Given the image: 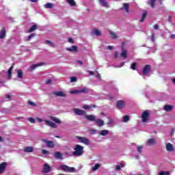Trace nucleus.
Here are the masks:
<instances>
[{
    "instance_id": "45",
    "label": "nucleus",
    "mask_w": 175,
    "mask_h": 175,
    "mask_svg": "<svg viewBox=\"0 0 175 175\" xmlns=\"http://www.w3.org/2000/svg\"><path fill=\"white\" fill-rule=\"evenodd\" d=\"M131 69L133 70H136V63H133L131 66Z\"/></svg>"
},
{
    "instance_id": "44",
    "label": "nucleus",
    "mask_w": 175,
    "mask_h": 175,
    "mask_svg": "<svg viewBox=\"0 0 175 175\" xmlns=\"http://www.w3.org/2000/svg\"><path fill=\"white\" fill-rule=\"evenodd\" d=\"M159 175H170V172H161Z\"/></svg>"
},
{
    "instance_id": "58",
    "label": "nucleus",
    "mask_w": 175,
    "mask_h": 175,
    "mask_svg": "<svg viewBox=\"0 0 175 175\" xmlns=\"http://www.w3.org/2000/svg\"><path fill=\"white\" fill-rule=\"evenodd\" d=\"M151 39H152V42H154V40H155V37H154V34H152V35L151 36Z\"/></svg>"
},
{
    "instance_id": "11",
    "label": "nucleus",
    "mask_w": 175,
    "mask_h": 175,
    "mask_svg": "<svg viewBox=\"0 0 175 175\" xmlns=\"http://www.w3.org/2000/svg\"><path fill=\"white\" fill-rule=\"evenodd\" d=\"M44 122H45V124H46V125H48V126H51V128H57V124L53 122L47 120H44Z\"/></svg>"
},
{
    "instance_id": "15",
    "label": "nucleus",
    "mask_w": 175,
    "mask_h": 175,
    "mask_svg": "<svg viewBox=\"0 0 175 175\" xmlns=\"http://www.w3.org/2000/svg\"><path fill=\"white\" fill-rule=\"evenodd\" d=\"M85 118L89 121H96V117L94 115H86L85 116Z\"/></svg>"
},
{
    "instance_id": "38",
    "label": "nucleus",
    "mask_w": 175,
    "mask_h": 175,
    "mask_svg": "<svg viewBox=\"0 0 175 175\" xmlns=\"http://www.w3.org/2000/svg\"><path fill=\"white\" fill-rule=\"evenodd\" d=\"M67 2L70 5V6H76V2L75 0H68Z\"/></svg>"
},
{
    "instance_id": "21",
    "label": "nucleus",
    "mask_w": 175,
    "mask_h": 175,
    "mask_svg": "<svg viewBox=\"0 0 175 175\" xmlns=\"http://www.w3.org/2000/svg\"><path fill=\"white\" fill-rule=\"evenodd\" d=\"M8 164L5 162L1 163L0 164V173H3L5 172V169L6 168V165Z\"/></svg>"
},
{
    "instance_id": "63",
    "label": "nucleus",
    "mask_w": 175,
    "mask_h": 175,
    "mask_svg": "<svg viewBox=\"0 0 175 175\" xmlns=\"http://www.w3.org/2000/svg\"><path fill=\"white\" fill-rule=\"evenodd\" d=\"M171 39H174L175 38V35L172 34L170 36Z\"/></svg>"
},
{
    "instance_id": "42",
    "label": "nucleus",
    "mask_w": 175,
    "mask_h": 175,
    "mask_svg": "<svg viewBox=\"0 0 175 175\" xmlns=\"http://www.w3.org/2000/svg\"><path fill=\"white\" fill-rule=\"evenodd\" d=\"M42 152L44 154V155H49V154H50V152L45 149H42Z\"/></svg>"
},
{
    "instance_id": "46",
    "label": "nucleus",
    "mask_w": 175,
    "mask_h": 175,
    "mask_svg": "<svg viewBox=\"0 0 175 175\" xmlns=\"http://www.w3.org/2000/svg\"><path fill=\"white\" fill-rule=\"evenodd\" d=\"M10 98H11V96H10V95H6L5 96V102H9V100H10Z\"/></svg>"
},
{
    "instance_id": "5",
    "label": "nucleus",
    "mask_w": 175,
    "mask_h": 175,
    "mask_svg": "<svg viewBox=\"0 0 175 175\" xmlns=\"http://www.w3.org/2000/svg\"><path fill=\"white\" fill-rule=\"evenodd\" d=\"M151 71V66L150 65H146L142 70L144 76H150V72Z\"/></svg>"
},
{
    "instance_id": "10",
    "label": "nucleus",
    "mask_w": 175,
    "mask_h": 175,
    "mask_svg": "<svg viewBox=\"0 0 175 175\" xmlns=\"http://www.w3.org/2000/svg\"><path fill=\"white\" fill-rule=\"evenodd\" d=\"M98 3L99 5H100V6L106 8L107 9L110 8V5H109V3H107L106 0H98Z\"/></svg>"
},
{
    "instance_id": "28",
    "label": "nucleus",
    "mask_w": 175,
    "mask_h": 175,
    "mask_svg": "<svg viewBox=\"0 0 175 175\" xmlns=\"http://www.w3.org/2000/svg\"><path fill=\"white\" fill-rule=\"evenodd\" d=\"M54 157L56 158V159H62V154L59 152H55Z\"/></svg>"
},
{
    "instance_id": "6",
    "label": "nucleus",
    "mask_w": 175,
    "mask_h": 175,
    "mask_svg": "<svg viewBox=\"0 0 175 175\" xmlns=\"http://www.w3.org/2000/svg\"><path fill=\"white\" fill-rule=\"evenodd\" d=\"M148 116H150V113L148 112V111H145L143 112L142 116V122L146 124V122L148 121Z\"/></svg>"
},
{
    "instance_id": "59",
    "label": "nucleus",
    "mask_w": 175,
    "mask_h": 175,
    "mask_svg": "<svg viewBox=\"0 0 175 175\" xmlns=\"http://www.w3.org/2000/svg\"><path fill=\"white\" fill-rule=\"evenodd\" d=\"M107 49H108V50H113V49H114V47L113 46H108Z\"/></svg>"
},
{
    "instance_id": "41",
    "label": "nucleus",
    "mask_w": 175,
    "mask_h": 175,
    "mask_svg": "<svg viewBox=\"0 0 175 175\" xmlns=\"http://www.w3.org/2000/svg\"><path fill=\"white\" fill-rule=\"evenodd\" d=\"M36 25H33L31 26V27L29 29V32H33V31H36Z\"/></svg>"
},
{
    "instance_id": "20",
    "label": "nucleus",
    "mask_w": 175,
    "mask_h": 175,
    "mask_svg": "<svg viewBox=\"0 0 175 175\" xmlns=\"http://www.w3.org/2000/svg\"><path fill=\"white\" fill-rule=\"evenodd\" d=\"M6 37V31L5 30V27H3L1 31H0V39H5Z\"/></svg>"
},
{
    "instance_id": "30",
    "label": "nucleus",
    "mask_w": 175,
    "mask_h": 175,
    "mask_svg": "<svg viewBox=\"0 0 175 175\" xmlns=\"http://www.w3.org/2000/svg\"><path fill=\"white\" fill-rule=\"evenodd\" d=\"M92 35H96V36H100L102 33H100V31L98 29H94L93 31H92Z\"/></svg>"
},
{
    "instance_id": "64",
    "label": "nucleus",
    "mask_w": 175,
    "mask_h": 175,
    "mask_svg": "<svg viewBox=\"0 0 175 175\" xmlns=\"http://www.w3.org/2000/svg\"><path fill=\"white\" fill-rule=\"evenodd\" d=\"M77 62L80 64V65H83V62L78 60Z\"/></svg>"
},
{
    "instance_id": "23",
    "label": "nucleus",
    "mask_w": 175,
    "mask_h": 175,
    "mask_svg": "<svg viewBox=\"0 0 175 175\" xmlns=\"http://www.w3.org/2000/svg\"><path fill=\"white\" fill-rule=\"evenodd\" d=\"M50 118L52 121H53L56 124H58L59 125L62 124V122L61 121V120L58 119L57 118H55L54 116H51Z\"/></svg>"
},
{
    "instance_id": "55",
    "label": "nucleus",
    "mask_w": 175,
    "mask_h": 175,
    "mask_svg": "<svg viewBox=\"0 0 175 175\" xmlns=\"http://www.w3.org/2000/svg\"><path fill=\"white\" fill-rule=\"evenodd\" d=\"M51 81H53L51 79H48L46 81V84H51Z\"/></svg>"
},
{
    "instance_id": "35",
    "label": "nucleus",
    "mask_w": 175,
    "mask_h": 175,
    "mask_svg": "<svg viewBox=\"0 0 175 175\" xmlns=\"http://www.w3.org/2000/svg\"><path fill=\"white\" fill-rule=\"evenodd\" d=\"M44 7L45 8V9H51L53 8V3H47L44 5Z\"/></svg>"
},
{
    "instance_id": "14",
    "label": "nucleus",
    "mask_w": 175,
    "mask_h": 175,
    "mask_svg": "<svg viewBox=\"0 0 175 175\" xmlns=\"http://www.w3.org/2000/svg\"><path fill=\"white\" fill-rule=\"evenodd\" d=\"M173 109H174V106L173 105H166L163 107V110H165V111H172V110H173Z\"/></svg>"
},
{
    "instance_id": "18",
    "label": "nucleus",
    "mask_w": 175,
    "mask_h": 175,
    "mask_svg": "<svg viewBox=\"0 0 175 175\" xmlns=\"http://www.w3.org/2000/svg\"><path fill=\"white\" fill-rule=\"evenodd\" d=\"M44 64L43 63H38L37 64H33L32 66H30V70H35L36 68H39V66H43Z\"/></svg>"
},
{
    "instance_id": "61",
    "label": "nucleus",
    "mask_w": 175,
    "mask_h": 175,
    "mask_svg": "<svg viewBox=\"0 0 175 175\" xmlns=\"http://www.w3.org/2000/svg\"><path fill=\"white\" fill-rule=\"evenodd\" d=\"M120 167H125V164L124 163H120Z\"/></svg>"
},
{
    "instance_id": "24",
    "label": "nucleus",
    "mask_w": 175,
    "mask_h": 175,
    "mask_svg": "<svg viewBox=\"0 0 175 175\" xmlns=\"http://www.w3.org/2000/svg\"><path fill=\"white\" fill-rule=\"evenodd\" d=\"M95 122L98 126H103L105 125V121L102 119H97L95 120Z\"/></svg>"
},
{
    "instance_id": "53",
    "label": "nucleus",
    "mask_w": 175,
    "mask_h": 175,
    "mask_svg": "<svg viewBox=\"0 0 175 175\" xmlns=\"http://www.w3.org/2000/svg\"><path fill=\"white\" fill-rule=\"evenodd\" d=\"M124 65H125V62L122 63L119 66H116V68H122V66H124Z\"/></svg>"
},
{
    "instance_id": "50",
    "label": "nucleus",
    "mask_w": 175,
    "mask_h": 175,
    "mask_svg": "<svg viewBox=\"0 0 175 175\" xmlns=\"http://www.w3.org/2000/svg\"><path fill=\"white\" fill-rule=\"evenodd\" d=\"M28 104L30 105V106H33V107L36 106V104L35 103L32 102L31 100H29L28 102Z\"/></svg>"
},
{
    "instance_id": "7",
    "label": "nucleus",
    "mask_w": 175,
    "mask_h": 175,
    "mask_svg": "<svg viewBox=\"0 0 175 175\" xmlns=\"http://www.w3.org/2000/svg\"><path fill=\"white\" fill-rule=\"evenodd\" d=\"M43 143H45L46 144V146L49 147V148H53L54 147V142L52 141H49L47 139H41Z\"/></svg>"
},
{
    "instance_id": "49",
    "label": "nucleus",
    "mask_w": 175,
    "mask_h": 175,
    "mask_svg": "<svg viewBox=\"0 0 175 175\" xmlns=\"http://www.w3.org/2000/svg\"><path fill=\"white\" fill-rule=\"evenodd\" d=\"M137 150L138 152H139V154H142V150H143V146H138L137 148Z\"/></svg>"
},
{
    "instance_id": "13",
    "label": "nucleus",
    "mask_w": 175,
    "mask_h": 175,
    "mask_svg": "<svg viewBox=\"0 0 175 175\" xmlns=\"http://www.w3.org/2000/svg\"><path fill=\"white\" fill-rule=\"evenodd\" d=\"M50 172H51V167H50L47 164H44L42 172L43 173H50Z\"/></svg>"
},
{
    "instance_id": "47",
    "label": "nucleus",
    "mask_w": 175,
    "mask_h": 175,
    "mask_svg": "<svg viewBox=\"0 0 175 175\" xmlns=\"http://www.w3.org/2000/svg\"><path fill=\"white\" fill-rule=\"evenodd\" d=\"M70 81H71V83H75V82L77 81V78L76 77H72L70 78Z\"/></svg>"
},
{
    "instance_id": "56",
    "label": "nucleus",
    "mask_w": 175,
    "mask_h": 175,
    "mask_svg": "<svg viewBox=\"0 0 175 175\" xmlns=\"http://www.w3.org/2000/svg\"><path fill=\"white\" fill-rule=\"evenodd\" d=\"M116 170H118V171H120V170H121V167L120 165H116Z\"/></svg>"
},
{
    "instance_id": "25",
    "label": "nucleus",
    "mask_w": 175,
    "mask_h": 175,
    "mask_svg": "<svg viewBox=\"0 0 175 175\" xmlns=\"http://www.w3.org/2000/svg\"><path fill=\"white\" fill-rule=\"evenodd\" d=\"M109 33L111 39H118V36L114 31L109 30Z\"/></svg>"
},
{
    "instance_id": "8",
    "label": "nucleus",
    "mask_w": 175,
    "mask_h": 175,
    "mask_svg": "<svg viewBox=\"0 0 175 175\" xmlns=\"http://www.w3.org/2000/svg\"><path fill=\"white\" fill-rule=\"evenodd\" d=\"M73 111L77 116H85V111L80 109L75 108L73 109Z\"/></svg>"
},
{
    "instance_id": "17",
    "label": "nucleus",
    "mask_w": 175,
    "mask_h": 175,
    "mask_svg": "<svg viewBox=\"0 0 175 175\" xmlns=\"http://www.w3.org/2000/svg\"><path fill=\"white\" fill-rule=\"evenodd\" d=\"M166 150L167 151L172 152V151H174V147H173V145L172 144L167 143L166 145Z\"/></svg>"
},
{
    "instance_id": "33",
    "label": "nucleus",
    "mask_w": 175,
    "mask_h": 175,
    "mask_svg": "<svg viewBox=\"0 0 175 175\" xmlns=\"http://www.w3.org/2000/svg\"><path fill=\"white\" fill-rule=\"evenodd\" d=\"M17 75H18V79H23V76L24 75V74L23 73V71L21 70H17Z\"/></svg>"
},
{
    "instance_id": "19",
    "label": "nucleus",
    "mask_w": 175,
    "mask_h": 175,
    "mask_svg": "<svg viewBox=\"0 0 175 175\" xmlns=\"http://www.w3.org/2000/svg\"><path fill=\"white\" fill-rule=\"evenodd\" d=\"M54 95H55L56 96H60L62 98H65V96H66V93L59 91V92H55Z\"/></svg>"
},
{
    "instance_id": "36",
    "label": "nucleus",
    "mask_w": 175,
    "mask_h": 175,
    "mask_svg": "<svg viewBox=\"0 0 175 175\" xmlns=\"http://www.w3.org/2000/svg\"><path fill=\"white\" fill-rule=\"evenodd\" d=\"M12 70H13V66H12L9 68V70H8V75L9 79H10V77H12Z\"/></svg>"
},
{
    "instance_id": "32",
    "label": "nucleus",
    "mask_w": 175,
    "mask_h": 175,
    "mask_svg": "<svg viewBox=\"0 0 175 175\" xmlns=\"http://www.w3.org/2000/svg\"><path fill=\"white\" fill-rule=\"evenodd\" d=\"M146 17H147V12L144 11V13L142 14V18L139 20L140 23H143V21H144Z\"/></svg>"
},
{
    "instance_id": "31",
    "label": "nucleus",
    "mask_w": 175,
    "mask_h": 175,
    "mask_svg": "<svg viewBox=\"0 0 175 175\" xmlns=\"http://www.w3.org/2000/svg\"><path fill=\"white\" fill-rule=\"evenodd\" d=\"M121 57H122L124 59L126 58V57H128V52H126V50L122 49Z\"/></svg>"
},
{
    "instance_id": "37",
    "label": "nucleus",
    "mask_w": 175,
    "mask_h": 175,
    "mask_svg": "<svg viewBox=\"0 0 175 175\" xmlns=\"http://www.w3.org/2000/svg\"><path fill=\"white\" fill-rule=\"evenodd\" d=\"M45 44H47L48 46H50L51 47H54V43L50 40H46Z\"/></svg>"
},
{
    "instance_id": "40",
    "label": "nucleus",
    "mask_w": 175,
    "mask_h": 175,
    "mask_svg": "<svg viewBox=\"0 0 175 175\" xmlns=\"http://www.w3.org/2000/svg\"><path fill=\"white\" fill-rule=\"evenodd\" d=\"M155 1L156 0H150L149 3L151 8H155Z\"/></svg>"
},
{
    "instance_id": "22",
    "label": "nucleus",
    "mask_w": 175,
    "mask_h": 175,
    "mask_svg": "<svg viewBox=\"0 0 175 175\" xmlns=\"http://www.w3.org/2000/svg\"><path fill=\"white\" fill-rule=\"evenodd\" d=\"M50 118L52 121H53L56 124H58L59 125L62 124V122L61 121V120L58 119L57 118H55L54 116H51Z\"/></svg>"
},
{
    "instance_id": "48",
    "label": "nucleus",
    "mask_w": 175,
    "mask_h": 175,
    "mask_svg": "<svg viewBox=\"0 0 175 175\" xmlns=\"http://www.w3.org/2000/svg\"><path fill=\"white\" fill-rule=\"evenodd\" d=\"M33 36H35V33H31V35H29V36L27 37V40L28 42H29V40H31V38H33Z\"/></svg>"
},
{
    "instance_id": "1",
    "label": "nucleus",
    "mask_w": 175,
    "mask_h": 175,
    "mask_svg": "<svg viewBox=\"0 0 175 175\" xmlns=\"http://www.w3.org/2000/svg\"><path fill=\"white\" fill-rule=\"evenodd\" d=\"M72 155H75V157H81L84 154V146L76 145Z\"/></svg>"
},
{
    "instance_id": "27",
    "label": "nucleus",
    "mask_w": 175,
    "mask_h": 175,
    "mask_svg": "<svg viewBox=\"0 0 175 175\" xmlns=\"http://www.w3.org/2000/svg\"><path fill=\"white\" fill-rule=\"evenodd\" d=\"M123 9H124L126 13H129V4L124 3L123 8H121V10H123Z\"/></svg>"
},
{
    "instance_id": "54",
    "label": "nucleus",
    "mask_w": 175,
    "mask_h": 175,
    "mask_svg": "<svg viewBox=\"0 0 175 175\" xmlns=\"http://www.w3.org/2000/svg\"><path fill=\"white\" fill-rule=\"evenodd\" d=\"M92 133L93 135H96V134L98 133V131H97V130H95V129L92 130Z\"/></svg>"
},
{
    "instance_id": "2",
    "label": "nucleus",
    "mask_w": 175,
    "mask_h": 175,
    "mask_svg": "<svg viewBox=\"0 0 175 175\" xmlns=\"http://www.w3.org/2000/svg\"><path fill=\"white\" fill-rule=\"evenodd\" d=\"M60 169L61 170L66 172L67 173H75V172H76V169L75 167H69L65 165H60Z\"/></svg>"
},
{
    "instance_id": "29",
    "label": "nucleus",
    "mask_w": 175,
    "mask_h": 175,
    "mask_svg": "<svg viewBox=\"0 0 175 175\" xmlns=\"http://www.w3.org/2000/svg\"><path fill=\"white\" fill-rule=\"evenodd\" d=\"M108 133H110L109 130H103L100 132V136H107Z\"/></svg>"
},
{
    "instance_id": "43",
    "label": "nucleus",
    "mask_w": 175,
    "mask_h": 175,
    "mask_svg": "<svg viewBox=\"0 0 175 175\" xmlns=\"http://www.w3.org/2000/svg\"><path fill=\"white\" fill-rule=\"evenodd\" d=\"M27 120H29V122H31V124H35V122H36V121L35 120V119L33 118H29L27 119Z\"/></svg>"
},
{
    "instance_id": "34",
    "label": "nucleus",
    "mask_w": 175,
    "mask_h": 175,
    "mask_svg": "<svg viewBox=\"0 0 175 175\" xmlns=\"http://www.w3.org/2000/svg\"><path fill=\"white\" fill-rule=\"evenodd\" d=\"M100 167V164H96L94 167H92V172H96V170H98V169H99Z\"/></svg>"
},
{
    "instance_id": "9",
    "label": "nucleus",
    "mask_w": 175,
    "mask_h": 175,
    "mask_svg": "<svg viewBox=\"0 0 175 175\" xmlns=\"http://www.w3.org/2000/svg\"><path fill=\"white\" fill-rule=\"evenodd\" d=\"M125 106H126V103H125V101L120 100L117 102L118 109H124V107H125Z\"/></svg>"
},
{
    "instance_id": "16",
    "label": "nucleus",
    "mask_w": 175,
    "mask_h": 175,
    "mask_svg": "<svg viewBox=\"0 0 175 175\" xmlns=\"http://www.w3.org/2000/svg\"><path fill=\"white\" fill-rule=\"evenodd\" d=\"M24 152H33L34 149L32 146H25L23 149Z\"/></svg>"
},
{
    "instance_id": "52",
    "label": "nucleus",
    "mask_w": 175,
    "mask_h": 175,
    "mask_svg": "<svg viewBox=\"0 0 175 175\" xmlns=\"http://www.w3.org/2000/svg\"><path fill=\"white\" fill-rule=\"evenodd\" d=\"M114 124V121L111 119H109V121L108 122V125H113Z\"/></svg>"
},
{
    "instance_id": "39",
    "label": "nucleus",
    "mask_w": 175,
    "mask_h": 175,
    "mask_svg": "<svg viewBox=\"0 0 175 175\" xmlns=\"http://www.w3.org/2000/svg\"><path fill=\"white\" fill-rule=\"evenodd\" d=\"M128 121H129V116H124L122 118V122H128Z\"/></svg>"
},
{
    "instance_id": "4",
    "label": "nucleus",
    "mask_w": 175,
    "mask_h": 175,
    "mask_svg": "<svg viewBox=\"0 0 175 175\" xmlns=\"http://www.w3.org/2000/svg\"><path fill=\"white\" fill-rule=\"evenodd\" d=\"M77 139L80 142V143H83V144H85L86 146H90V139H88L87 137H77Z\"/></svg>"
},
{
    "instance_id": "51",
    "label": "nucleus",
    "mask_w": 175,
    "mask_h": 175,
    "mask_svg": "<svg viewBox=\"0 0 175 175\" xmlns=\"http://www.w3.org/2000/svg\"><path fill=\"white\" fill-rule=\"evenodd\" d=\"M83 109L85 110H88V109H91V106H90V105H84L83 106Z\"/></svg>"
},
{
    "instance_id": "62",
    "label": "nucleus",
    "mask_w": 175,
    "mask_h": 175,
    "mask_svg": "<svg viewBox=\"0 0 175 175\" xmlns=\"http://www.w3.org/2000/svg\"><path fill=\"white\" fill-rule=\"evenodd\" d=\"M68 42H69L70 43H73V38H69V39H68Z\"/></svg>"
},
{
    "instance_id": "60",
    "label": "nucleus",
    "mask_w": 175,
    "mask_h": 175,
    "mask_svg": "<svg viewBox=\"0 0 175 175\" xmlns=\"http://www.w3.org/2000/svg\"><path fill=\"white\" fill-rule=\"evenodd\" d=\"M159 28V27L158 26V25H154V29H158Z\"/></svg>"
},
{
    "instance_id": "26",
    "label": "nucleus",
    "mask_w": 175,
    "mask_h": 175,
    "mask_svg": "<svg viewBox=\"0 0 175 175\" xmlns=\"http://www.w3.org/2000/svg\"><path fill=\"white\" fill-rule=\"evenodd\" d=\"M67 51H71V53H75V51H77V46H72L71 47L66 48Z\"/></svg>"
},
{
    "instance_id": "12",
    "label": "nucleus",
    "mask_w": 175,
    "mask_h": 175,
    "mask_svg": "<svg viewBox=\"0 0 175 175\" xmlns=\"http://www.w3.org/2000/svg\"><path fill=\"white\" fill-rule=\"evenodd\" d=\"M155 139L154 138H150L149 139L147 140L146 144V146L151 147L152 146L153 144H155Z\"/></svg>"
},
{
    "instance_id": "3",
    "label": "nucleus",
    "mask_w": 175,
    "mask_h": 175,
    "mask_svg": "<svg viewBox=\"0 0 175 175\" xmlns=\"http://www.w3.org/2000/svg\"><path fill=\"white\" fill-rule=\"evenodd\" d=\"M87 93H88V88H83L81 90L70 91V94H87Z\"/></svg>"
},
{
    "instance_id": "57",
    "label": "nucleus",
    "mask_w": 175,
    "mask_h": 175,
    "mask_svg": "<svg viewBox=\"0 0 175 175\" xmlns=\"http://www.w3.org/2000/svg\"><path fill=\"white\" fill-rule=\"evenodd\" d=\"M36 120L37 121H38V122H43V120L41 119L40 118H37Z\"/></svg>"
}]
</instances>
